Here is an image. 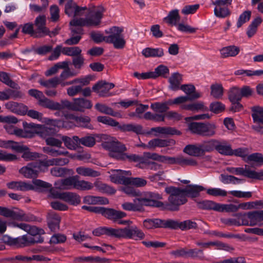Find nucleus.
<instances>
[{"label":"nucleus","instance_id":"1","mask_svg":"<svg viewBox=\"0 0 263 263\" xmlns=\"http://www.w3.org/2000/svg\"><path fill=\"white\" fill-rule=\"evenodd\" d=\"M96 236L106 235L117 238L133 239L142 240L145 237L144 233L137 227H125L122 229H114L107 227H99L92 231Z\"/></svg>","mask_w":263,"mask_h":263},{"label":"nucleus","instance_id":"2","mask_svg":"<svg viewBox=\"0 0 263 263\" xmlns=\"http://www.w3.org/2000/svg\"><path fill=\"white\" fill-rule=\"evenodd\" d=\"M165 191L170 196L168 197V201L163 202L162 208L164 210L171 211H178L179 206L187 201L181 188L168 186L165 189Z\"/></svg>","mask_w":263,"mask_h":263},{"label":"nucleus","instance_id":"3","mask_svg":"<svg viewBox=\"0 0 263 263\" xmlns=\"http://www.w3.org/2000/svg\"><path fill=\"white\" fill-rule=\"evenodd\" d=\"M97 137L100 138L102 141V146L109 152L108 155L111 158L116 159V156L121 152H124L127 150L125 145L115 138L105 134L97 136Z\"/></svg>","mask_w":263,"mask_h":263},{"label":"nucleus","instance_id":"4","mask_svg":"<svg viewBox=\"0 0 263 263\" xmlns=\"http://www.w3.org/2000/svg\"><path fill=\"white\" fill-rule=\"evenodd\" d=\"M216 126L214 124L201 122H191L188 124L189 130L194 134L203 137H212L216 134Z\"/></svg>","mask_w":263,"mask_h":263},{"label":"nucleus","instance_id":"5","mask_svg":"<svg viewBox=\"0 0 263 263\" xmlns=\"http://www.w3.org/2000/svg\"><path fill=\"white\" fill-rule=\"evenodd\" d=\"M123 30L119 27L114 26L109 29L108 31H105L106 33H109L107 36V43H111L116 49H123L126 43L122 34Z\"/></svg>","mask_w":263,"mask_h":263},{"label":"nucleus","instance_id":"6","mask_svg":"<svg viewBox=\"0 0 263 263\" xmlns=\"http://www.w3.org/2000/svg\"><path fill=\"white\" fill-rule=\"evenodd\" d=\"M51 193L54 198H58L73 205H77L81 202V197L76 193L67 192L58 193L51 190Z\"/></svg>","mask_w":263,"mask_h":263},{"label":"nucleus","instance_id":"7","mask_svg":"<svg viewBox=\"0 0 263 263\" xmlns=\"http://www.w3.org/2000/svg\"><path fill=\"white\" fill-rule=\"evenodd\" d=\"M14 209L16 210H11L6 207L0 206V215L17 220L28 221L29 220V217L23 211L16 208Z\"/></svg>","mask_w":263,"mask_h":263},{"label":"nucleus","instance_id":"8","mask_svg":"<svg viewBox=\"0 0 263 263\" xmlns=\"http://www.w3.org/2000/svg\"><path fill=\"white\" fill-rule=\"evenodd\" d=\"M98 214H100L105 218L114 221L125 217L126 216V214L123 212L103 206H100Z\"/></svg>","mask_w":263,"mask_h":263},{"label":"nucleus","instance_id":"9","mask_svg":"<svg viewBox=\"0 0 263 263\" xmlns=\"http://www.w3.org/2000/svg\"><path fill=\"white\" fill-rule=\"evenodd\" d=\"M171 219L167 220L160 219H146L143 221V226L147 229L158 228H170Z\"/></svg>","mask_w":263,"mask_h":263},{"label":"nucleus","instance_id":"10","mask_svg":"<svg viewBox=\"0 0 263 263\" xmlns=\"http://www.w3.org/2000/svg\"><path fill=\"white\" fill-rule=\"evenodd\" d=\"M167 163L169 164H178L182 166L187 165L196 166L197 161L192 159L185 157L183 156H178L177 157H168Z\"/></svg>","mask_w":263,"mask_h":263},{"label":"nucleus","instance_id":"11","mask_svg":"<svg viewBox=\"0 0 263 263\" xmlns=\"http://www.w3.org/2000/svg\"><path fill=\"white\" fill-rule=\"evenodd\" d=\"M115 87L112 83H108L105 81H99L95 84L92 89L95 92L98 93L100 97H106L109 90Z\"/></svg>","mask_w":263,"mask_h":263},{"label":"nucleus","instance_id":"12","mask_svg":"<svg viewBox=\"0 0 263 263\" xmlns=\"http://www.w3.org/2000/svg\"><path fill=\"white\" fill-rule=\"evenodd\" d=\"M134 202L136 203L138 202V205L141 206V210L140 212L144 211L143 206H149L158 208H162L163 202L159 201H154L153 200L149 199L141 193V196H139L134 200Z\"/></svg>","mask_w":263,"mask_h":263},{"label":"nucleus","instance_id":"13","mask_svg":"<svg viewBox=\"0 0 263 263\" xmlns=\"http://www.w3.org/2000/svg\"><path fill=\"white\" fill-rule=\"evenodd\" d=\"M205 189L202 185L190 184L186 186L182 191L186 198H195L200 196V192Z\"/></svg>","mask_w":263,"mask_h":263},{"label":"nucleus","instance_id":"14","mask_svg":"<svg viewBox=\"0 0 263 263\" xmlns=\"http://www.w3.org/2000/svg\"><path fill=\"white\" fill-rule=\"evenodd\" d=\"M36 168H41V167L39 166V162L31 163L21 168L19 170V172L27 178H36L38 175V171L36 170Z\"/></svg>","mask_w":263,"mask_h":263},{"label":"nucleus","instance_id":"15","mask_svg":"<svg viewBox=\"0 0 263 263\" xmlns=\"http://www.w3.org/2000/svg\"><path fill=\"white\" fill-rule=\"evenodd\" d=\"M179 228L181 230H187L190 229H196L197 224L191 220H187L182 222L171 219L170 229H177Z\"/></svg>","mask_w":263,"mask_h":263},{"label":"nucleus","instance_id":"16","mask_svg":"<svg viewBox=\"0 0 263 263\" xmlns=\"http://www.w3.org/2000/svg\"><path fill=\"white\" fill-rule=\"evenodd\" d=\"M46 19L44 15H39L34 21L35 31L43 37L48 33V28L46 27Z\"/></svg>","mask_w":263,"mask_h":263},{"label":"nucleus","instance_id":"17","mask_svg":"<svg viewBox=\"0 0 263 263\" xmlns=\"http://www.w3.org/2000/svg\"><path fill=\"white\" fill-rule=\"evenodd\" d=\"M175 144V141L173 139H153L147 143L148 149H154L156 147H164Z\"/></svg>","mask_w":263,"mask_h":263},{"label":"nucleus","instance_id":"18","mask_svg":"<svg viewBox=\"0 0 263 263\" xmlns=\"http://www.w3.org/2000/svg\"><path fill=\"white\" fill-rule=\"evenodd\" d=\"M77 176L69 177L67 178L61 179L55 182L56 187L61 190H70L75 189Z\"/></svg>","mask_w":263,"mask_h":263},{"label":"nucleus","instance_id":"19","mask_svg":"<svg viewBox=\"0 0 263 263\" xmlns=\"http://www.w3.org/2000/svg\"><path fill=\"white\" fill-rule=\"evenodd\" d=\"M92 106L91 102L83 98L73 99V111L84 112L86 109H90Z\"/></svg>","mask_w":263,"mask_h":263},{"label":"nucleus","instance_id":"20","mask_svg":"<svg viewBox=\"0 0 263 263\" xmlns=\"http://www.w3.org/2000/svg\"><path fill=\"white\" fill-rule=\"evenodd\" d=\"M61 218L57 213L52 212L48 215V225L52 232H57L60 229V223Z\"/></svg>","mask_w":263,"mask_h":263},{"label":"nucleus","instance_id":"21","mask_svg":"<svg viewBox=\"0 0 263 263\" xmlns=\"http://www.w3.org/2000/svg\"><path fill=\"white\" fill-rule=\"evenodd\" d=\"M152 132H155L159 134L163 135H180L181 133L180 131L177 130L174 127L170 126L165 127H153L151 129V131L147 132V134H151Z\"/></svg>","mask_w":263,"mask_h":263},{"label":"nucleus","instance_id":"22","mask_svg":"<svg viewBox=\"0 0 263 263\" xmlns=\"http://www.w3.org/2000/svg\"><path fill=\"white\" fill-rule=\"evenodd\" d=\"M215 149L223 155H233L231 145L225 141H219L217 140V142L215 143Z\"/></svg>","mask_w":263,"mask_h":263},{"label":"nucleus","instance_id":"23","mask_svg":"<svg viewBox=\"0 0 263 263\" xmlns=\"http://www.w3.org/2000/svg\"><path fill=\"white\" fill-rule=\"evenodd\" d=\"M119 129L122 132H134L137 135H143L145 134L143 130V127L140 124H123L119 126Z\"/></svg>","mask_w":263,"mask_h":263},{"label":"nucleus","instance_id":"24","mask_svg":"<svg viewBox=\"0 0 263 263\" xmlns=\"http://www.w3.org/2000/svg\"><path fill=\"white\" fill-rule=\"evenodd\" d=\"M7 185L10 189H15L21 191L34 190L33 185L23 181H12L8 183Z\"/></svg>","mask_w":263,"mask_h":263},{"label":"nucleus","instance_id":"25","mask_svg":"<svg viewBox=\"0 0 263 263\" xmlns=\"http://www.w3.org/2000/svg\"><path fill=\"white\" fill-rule=\"evenodd\" d=\"M182 81V76L179 72L172 73L168 79L169 88L176 91L180 88V84Z\"/></svg>","mask_w":263,"mask_h":263},{"label":"nucleus","instance_id":"26","mask_svg":"<svg viewBox=\"0 0 263 263\" xmlns=\"http://www.w3.org/2000/svg\"><path fill=\"white\" fill-rule=\"evenodd\" d=\"M7 109L17 114L25 115L27 112V106L22 104L10 101L5 104Z\"/></svg>","mask_w":263,"mask_h":263},{"label":"nucleus","instance_id":"27","mask_svg":"<svg viewBox=\"0 0 263 263\" xmlns=\"http://www.w3.org/2000/svg\"><path fill=\"white\" fill-rule=\"evenodd\" d=\"M73 139L79 145H83L86 147H91L96 144V139L91 135H87L80 138L78 136H73Z\"/></svg>","mask_w":263,"mask_h":263},{"label":"nucleus","instance_id":"28","mask_svg":"<svg viewBox=\"0 0 263 263\" xmlns=\"http://www.w3.org/2000/svg\"><path fill=\"white\" fill-rule=\"evenodd\" d=\"M83 202L88 204H107L109 201L105 197L88 195L84 197Z\"/></svg>","mask_w":263,"mask_h":263},{"label":"nucleus","instance_id":"29","mask_svg":"<svg viewBox=\"0 0 263 263\" xmlns=\"http://www.w3.org/2000/svg\"><path fill=\"white\" fill-rule=\"evenodd\" d=\"M250 226L257 225L263 221V210L249 212Z\"/></svg>","mask_w":263,"mask_h":263},{"label":"nucleus","instance_id":"30","mask_svg":"<svg viewBox=\"0 0 263 263\" xmlns=\"http://www.w3.org/2000/svg\"><path fill=\"white\" fill-rule=\"evenodd\" d=\"M239 48L234 45L224 47L220 50L221 57L226 58L230 57H235L239 52Z\"/></svg>","mask_w":263,"mask_h":263},{"label":"nucleus","instance_id":"31","mask_svg":"<svg viewBox=\"0 0 263 263\" xmlns=\"http://www.w3.org/2000/svg\"><path fill=\"white\" fill-rule=\"evenodd\" d=\"M217 142L216 139H210L209 140L203 141L199 143L201 152L203 156L205 153H210L213 151L215 148V143Z\"/></svg>","mask_w":263,"mask_h":263},{"label":"nucleus","instance_id":"32","mask_svg":"<svg viewBox=\"0 0 263 263\" xmlns=\"http://www.w3.org/2000/svg\"><path fill=\"white\" fill-rule=\"evenodd\" d=\"M57 132V130L55 127L41 125V127L39 128L37 134L46 140V138L55 134Z\"/></svg>","mask_w":263,"mask_h":263},{"label":"nucleus","instance_id":"33","mask_svg":"<svg viewBox=\"0 0 263 263\" xmlns=\"http://www.w3.org/2000/svg\"><path fill=\"white\" fill-rule=\"evenodd\" d=\"M105 9L101 5L98 6L95 11L94 15L90 17V22L92 26H98L101 23V20L103 17V13Z\"/></svg>","mask_w":263,"mask_h":263},{"label":"nucleus","instance_id":"34","mask_svg":"<svg viewBox=\"0 0 263 263\" xmlns=\"http://www.w3.org/2000/svg\"><path fill=\"white\" fill-rule=\"evenodd\" d=\"M142 54L145 58L162 57L164 55V50L162 48H152L147 47L144 49Z\"/></svg>","mask_w":263,"mask_h":263},{"label":"nucleus","instance_id":"35","mask_svg":"<svg viewBox=\"0 0 263 263\" xmlns=\"http://www.w3.org/2000/svg\"><path fill=\"white\" fill-rule=\"evenodd\" d=\"M0 147L5 148H10L15 151H22L24 150L23 147L18 142L12 140H0Z\"/></svg>","mask_w":263,"mask_h":263},{"label":"nucleus","instance_id":"36","mask_svg":"<svg viewBox=\"0 0 263 263\" xmlns=\"http://www.w3.org/2000/svg\"><path fill=\"white\" fill-rule=\"evenodd\" d=\"M183 152L190 156L194 157L202 156L199 143L196 144L187 145L183 149Z\"/></svg>","mask_w":263,"mask_h":263},{"label":"nucleus","instance_id":"37","mask_svg":"<svg viewBox=\"0 0 263 263\" xmlns=\"http://www.w3.org/2000/svg\"><path fill=\"white\" fill-rule=\"evenodd\" d=\"M181 108L193 111H197L198 110L206 111L208 110V108L205 106L204 105V103L202 102H198L190 104L183 105L181 106Z\"/></svg>","mask_w":263,"mask_h":263},{"label":"nucleus","instance_id":"38","mask_svg":"<svg viewBox=\"0 0 263 263\" xmlns=\"http://www.w3.org/2000/svg\"><path fill=\"white\" fill-rule=\"evenodd\" d=\"M37 104L41 107L48 108L52 110H56L58 106H59V105L57 104V102L50 100L45 96L39 102H37Z\"/></svg>","mask_w":263,"mask_h":263},{"label":"nucleus","instance_id":"39","mask_svg":"<svg viewBox=\"0 0 263 263\" xmlns=\"http://www.w3.org/2000/svg\"><path fill=\"white\" fill-rule=\"evenodd\" d=\"M171 105L170 100L163 102H156L151 105V108L156 112L160 113L165 112L169 109V106Z\"/></svg>","mask_w":263,"mask_h":263},{"label":"nucleus","instance_id":"40","mask_svg":"<svg viewBox=\"0 0 263 263\" xmlns=\"http://www.w3.org/2000/svg\"><path fill=\"white\" fill-rule=\"evenodd\" d=\"M76 172L82 176L91 177H96L100 175V172L95 171L89 167L83 166L78 167L76 169Z\"/></svg>","mask_w":263,"mask_h":263},{"label":"nucleus","instance_id":"41","mask_svg":"<svg viewBox=\"0 0 263 263\" xmlns=\"http://www.w3.org/2000/svg\"><path fill=\"white\" fill-rule=\"evenodd\" d=\"M25 239L24 237L13 238L8 235H4L2 237V240L6 244L10 246H16L22 247L23 246V241Z\"/></svg>","mask_w":263,"mask_h":263},{"label":"nucleus","instance_id":"42","mask_svg":"<svg viewBox=\"0 0 263 263\" xmlns=\"http://www.w3.org/2000/svg\"><path fill=\"white\" fill-rule=\"evenodd\" d=\"M197 205L198 208L203 210H213L217 211L218 206L219 203H216L211 200H203L199 202H197Z\"/></svg>","mask_w":263,"mask_h":263},{"label":"nucleus","instance_id":"43","mask_svg":"<svg viewBox=\"0 0 263 263\" xmlns=\"http://www.w3.org/2000/svg\"><path fill=\"white\" fill-rule=\"evenodd\" d=\"M39 83L41 85L46 87V88H55L57 86L61 83L59 77H55L47 80L40 79Z\"/></svg>","mask_w":263,"mask_h":263},{"label":"nucleus","instance_id":"44","mask_svg":"<svg viewBox=\"0 0 263 263\" xmlns=\"http://www.w3.org/2000/svg\"><path fill=\"white\" fill-rule=\"evenodd\" d=\"M251 109L253 112L252 117L254 122L263 124V108L254 106Z\"/></svg>","mask_w":263,"mask_h":263},{"label":"nucleus","instance_id":"45","mask_svg":"<svg viewBox=\"0 0 263 263\" xmlns=\"http://www.w3.org/2000/svg\"><path fill=\"white\" fill-rule=\"evenodd\" d=\"M95 108L102 113L109 115L113 117H118L120 115L119 113L115 112L111 107L103 104L98 103L95 105Z\"/></svg>","mask_w":263,"mask_h":263},{"label":"nucleus","instance_id":"46","mask_svg":"<svg viewBox=\"0 0 263 263\" xmlns=\"http://www.w3.org/2000/svg\"><path fill=\"white\" fill-rule=\"evenodd\" d=\"M180 20L179 11L177 9H174L171 11L168 15L164 18V21L167 23L171 25H176L177 23Z\"/></svg>","mask_w":263,"mask_h":263},{"label":"nucleus","instance_id":"47","mask_svg":"<svg viewBox=\"0 0 263 263\" xmlns=\"http://www.w3.org/2000/svg\"><path fill=\"white\" fill-rule=\"evenodd\" d=\"M201 96L199 93H196L193 94L191 97L189 96H180L174 99L173 100L169 99L171 101V104H180L185 103L189 100H192L193 99H198Z\"/></svg>","mask_w":263,"mask_h":263},{"label":"nucleus","instance_id":"48","mask_svg":"<svg viewBox=\"0 0 263 263\" xmlns=\"http://www.w3.org/2000/svg\"><path fill=\"white\" fill-rule=\"evenodd\" d=\"M69 25L73 27H80L83 26H92L90 22V19L89 17L87 18H73L70 23Z\"/></svg>","mask_w":263,"mask_h":263},{"label":"nucleus","instance_id":"49","mask_svg":"<svg viewBox=\"0 0 263 263\" xmlns=\"http://www.w3.org/2000/svg\"><path fill=\"white\" fill-rule=\"evenodd\" d=\"M211 95L217 99H221L223 94V89L220 84L215 83L211 86Z\"/></svg>","mask_w":263,"mask_h":263},{"label":"nucleus","instance_id":"50","mask_svg":"<svg viewBox=\"0 0 263 263\" xmlns=\"http://www.w3.org/2000/svg\"><path fill=\"white\" fill-rule=\"evenodd\" d=\"M62 52L65 55L74 58L82 53V50L78 46L66 47L63 48Z\"/></svg>","mask_w":263,"mask_h":263},{"label":"nucleus","instance_id":"51","mask_svg":"<svg viewBox=\"0 0 263 263\" xmlns=\"http://www.w3.org/2000/svg\"><path fill=\"white\" fill-rule=\"evenodd\" d=\"M79 177L77 176L75 189L78 190L86 191L89 190L93 188L92 184L85 180H80Z\"/></svg>","mask_w":263,"mask_h":263},{"label":"nucleus","instance_id":"52","mask_svg":"<svg viewBox=\"0 0 263 263\" xmlns=\"http://www.w3.org/2000/svg\"><path fill=\"white\" fill-rule=\"evenodd\" d=\"M21 146L23 147L24 150L22 151H16L19 153H23L22 157L26 161L32 160L34 159L40 157L39 154L37 153H32L29 151V148L25 145H21Z\"/></svg>","mask_w":263,"mask_h":263},{"label":"nucleus","instance_id":"53","mask_svg":"<svg viewBox=\"0 0 263 263\" xmlns=\"http://www.w3.org/2000/svg\"><path fill=\"white\" fill-rule=\"evenodd\" d=\"M220 177L221 182L224 184L232 183L235 184L240 183L244 181L243 179L238 178L234 176L227 175L223 174L220 175Z\"/></svg>","mask_w":263,"mask_h":263},{"label":"nucleus","instance_id":"54","mask_svg":"<svg viewBox=\"0 0 263 263\" xmlns=\"http://www.w3.org/2000/svg\"><path fill=\"white\" fill-rule=\"evenodd\" d=\"M22 32L25 34H29L35 38L41 37L40 34H38L35 30H34L33 25L32 23H26L24 24L22 28Z\"/></svg>","mask_w":263,"mask_h":263},{"label":"nucleus","instance_id":"55","mask_svg":"<svg viewBox=\"0 0 263 263\" xmlns=\"http://www.w3.org/2000/svg\"><path fill=\"white\" fill-rule=\"evenodd\" d=\"M245 161L247 163L254 162L259 165L263 164V155L260 153H253L248 155L245 159Z\"/></svg>","mask_w":263,"mask_h":263},{"label":"nucleus","instance_id":"56","mask_svg":"<svg viewBox=\"0 0 263 263\" xmlns=\"http://www.w3.org/2000/svg\"><path fill=\"white\" fill-rule=\"evenodd\" d=\"M147 181L142 178H133V177H128L127 181V185H133L136 187H143L146 185Z\"/></svg>","mask_w":263,"mask_h":263},{"label":"nucleus","instance_id":"57","mask_svg":"<svg viewBox=\"0 0 263 263\" xmlns=\"http://www.w3.org/2000/svg\"><path fill=\"white\" fill-rule=\"evenodd\" d=\"M229 99L231 102H239L241 99L240 89L237 87L232 88L229 92Z\"/></svg>","mask_w":263,"mask_h":263},{"label":"nucleus","instance_id":"58","mask_svg":"<svg viewBox=\"0 0 263 263\" xmlns=\"http://www.w3.org/2000/svg\"><path fill=\"white\" fill-rule=\"evenodd\" d=\"M214 14L217 17L224 18L230 15L231 13L227 7L215 6Z\"/></svg>","mask_w":263,"mask_h":263},{"label":"nucleus","instance_id":"59","mask_svg":"<svg viewBox=\"0 0 263 263\" xmlns=\"http://www.w3.org/2000/svg\"><path fill=\"white\" fill-rule=\"evenodd\" d=\"M97 120L98 122H101L106 125H108L111 126H117L118 129L119 126H120L121 125L115 120L106 116H99L97 117Z\"/></svg>","mask_w":263,"mask_h":263},{"label":"nucleus","instance_id":"60","mask_svg":"<svg viewBox=\"0 0 263 263\" xmlns=\"http://www.w3.org/2000/svg\"><path fill=\"white\" fill-rule=\"evenodd\" d=\"M25 238L23 241V246H27L34 243H41L43 241V238L41 236L37 235L34 237L28 236V235H23Z\"/></svg>","mask_w":263,"mask_h":263},{"label":"nucleus","instance_id":"61","mask_svg":"<svg viewBox=\"0 0 263 263\" xmlns=\"http://www.w3.org/2000/svg\"><path fill=\"white\" fill-rule=\"evenodd\" d=\"M144 118L147 120H153L156 122L164 121L165 116L162 114H152L148 111L144 115Z\"/></svg>","mask_w":263,"mask_h":263},{"label":"nucleus","instance_id":"62","mask_svg":"<svg viewBox=\"0 0 263 263\" xmlns=\"http://www.w3.org/2000/svg\"><path fill=\"white\" fill-rule=\"evenodd\" d=\"M62 140L64 143L65 146L68 149L71 150H75L76 149L78 143H77L73 139V137L72 138L66 136H63L62 137Z\"/></svg>","mask_w":263,"mask_h":263},{"label":"nucleus","instance_id":"63","mask_svg":"<svg viewBox=\"0 0 263 263\" xmlns=\"http://www.w3.org/2000/svg\"><path fill=\"white\" fill-rule=\"evenodd\" d=\"M251 11L247 10L244 11L239 17L237 23V28H240L242 25L249 21L251 18Z\"/></svg>","mask_w":263,"mask_h":263},{"label":"nucleus","instance_id":"64","mask_svg":"<svg viewBox=\"0 0 263 263\" xmlns=\"http://www.w3.org/2000/svg\"><path fill=\"white\" fill-rule=\"evenodd\" d=\"M85 59L81 53L72 58V64L77 70H80L84 66Z\"/></svg>","mask_w":263,"mask_h":263}]
</instances>
